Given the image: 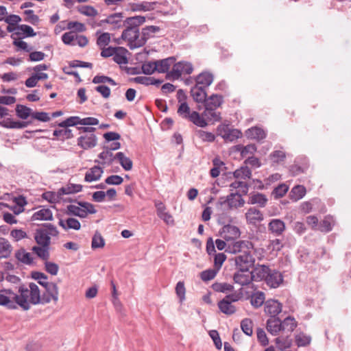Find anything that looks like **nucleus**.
Wrapping results in <instances>:
<instances>
[{
    "mask_svg": "<svg viewBox=\"0 0 351 351\" xmlns=\"http://www.w3.org/2000/svg\"><path fill=\"white\" fill-rule=\"evenodd\" d=\"M45 291L40 295V289L37 285L30 282L28 287L22 285L19 287L18 296L19 308L23 311H28L32 305L38 304H45L53 301L56 303L58 300V287L56 283L49 282H40Z\"/></svg>",
    "mask_w": 351,
    "mask_h": 351,
    "instance_id": "obj_1",
    "label": "nucleus"
},
{
    "mask_svg": "<svg viewBox=\"0 0 351 351\" xmlns=\"http://www.w3.org/2000/svg\"><path fill=\"white\" fill-rule=\"evenodd\" d=\"M145 21L144 16H137L127 18L126 28L121 34V38L128 42V47L131 49L141 47L145 45V40L141 38L138 26Z\"/></svg>",
    "mask_w": 351,
    "mask_h": 351,
    "instance_id": "obj_2",
    "label": "nucleus"
},
{
    "mask_svg": "<svg viewBox=\"0 0 351 351\" xmlns=\"http://www.w3.org/2000/svg\"><path fill=\"white\" fill-rule=\"evenodd\" d=\"M245 200L239 192L231 193L226 197H220L216 204V207L219 210H224L227 206L229 210L238 208L243 206Z\"/></svg>",
    "mask_w": 351,
    "mask_h": 351,
    "instance_id": "obj_3",
    "label": "nucleus"
},
{
    "mask_svg": "<svg viewBox=\"0 0 351 351\" xmlns=\"http://www.w3.org/2000/svg\"><path fill=\"white\" fill-rule=\"evenodd\" d=\"M258 276L259 278H265L267 285L271 288L278 287L283 281V276L280 271L270 269L265 265H262L258 269Z\"/></svg>",
    "mask_w": 351,
    "mask_h": 351,
    "instance_id": "obj_4",
    "label": "nucleus"
},
{
    "mask_svg": "<svg viewBox=\"0 0 351 351\" xmlns=\"http://www.w3.org/2000/svg\"><path fill=\"white\" fill-rule=\"evenodd\" d=\"M78 129L83 134L77 138V145L84 149L95 147L97 143V138L94 132L96 129L93 127H80Z\"/></svg>",
    "mask_w": 351,
    "mask_h": 351,
    "instance_id": "obj_5",
    "label": "nucleus"
},
{
    "mask_svg": "<svg viewBox=\"0 0 351 351\" xmlns=\"http://www.w3.org/2000/svg\"><path fill=\"white\" fill-rule=\"evenodd\" d=\"M77 205L70 204L66 206V213L80 218H85L88 214H95L97 210L93 204L87 202H77Z\"/></svg>",
    "mask_w": 351,
    "mask_h": 351,
    "instance_id": "obj_6",
    "label": "nucleus"
},
{
    "mask_svg": "<svg viewBox=\"0 0 351 351\" xmlns=\"http://www.w3.org/2000/svg\"><path fill=\"white\" fill-rule=\"evenodd\" d=\"M18 296L10 289L0 290V306H5L8 309L19 308Z\"/></svg>",
    "mask_w": 351,
    "mask_h": 351,
    "instance_id": "obj_7",
    "label": "nucleus"
},
{
    "mask_svg": "<svg viewBox=\"0 0 351 351\" xmlns=\"http://www.w3.org/2000/svg\"><path fill=\"white\" fill-rule=\"evenodd\" d=\"M234 261L238 269L246 271L250 270V268L253 267L255 263V258L252 255L251 250H250L236 256Z\"/></svg>",
    "mask_w": 351,
    "mask_h": 351,
    "instance_id": "obj_8",
    "label": "nucleus"
},
{
    "mask_svg": "<svg viewBox=\"0 0 351 351\" xmlns=\"http://www.w3.org/2000/svg\"><path fill=\"white\" fill-rule=\"evenodd\" d=\"M254 245L249 241H237L231 243H228L226 252L230 254H243L245 252L252 250Z\"/></svg>",
    "mask_w": 351,
    "mask_h": 351,
    "instance_id": "obj_9",
    "label": "nucleus"
},
{
    "mask_svg": "<svg viewBox=\"0 0 351 351\" xmlns=\"http://www.w3.org/2000/svg\"><path fill=\"white\" fill-rule=\"evenodd\" d=\"M193 71V65L189 62H179L173 64L170 75L173 78H179L182 74H191Z\"/></svg>",
    "mask_w": 351,
    "mask_h": 351,
    "instance_id": "obj_10",
    "label": "nucleus"
},
{
    "mask_svg": "<svg viewBox=\"0 0 351 351\" xmlns=\"http://www.w3.org/2000/svg\"><path fill=\"white\" fill-rule=\"evenodd\" d=\"M217 134L226 141L232 142L240 138L241 132L237 129H230L228 125H219L217 128Z\"/></svg>",
    "mask_w": 351,
    "mask_h": 351,
    "instance_id": "obj_11",
    "label": "nucleus"
},
{
    "mask_svg": "<svg viewBox=\"0 0 351 351\" xmlns=\"http://www.w3.org/2000/svg\"><path fill=\"white\" fill-rule=\"evenodd\" d=\"M254 278L252 273L250 270H240L234 274L233 279L235 283L241 286L248 285Z\"/></svg>",
    "mask_w": 351,
    "mask_h": 351,
    "instance_id": "obj_12",
    "label": "nucleus"
},
{
    "mask_svg": "<svg viewBox=\"0 0 351 351\" xmlns=\"http://www.w3.org/2000/svg\"><path fill=\"white\" fill-rule=\"evenodd\" d=\"M221 236L226 241H230L240 237L241 232L239 228L233 225H226L222 228Z\"/></svg>",
    "mask_w": 351,
    "mask_h": 351,
    "instance_id": "obj_13",
    "label": "nucleus"
},
{
    "mask_svg": "<svg viewBox=\"0 0 351 351\" xmlns=\"http://www.w3.org/2000/svg\"><path fill=\"white\" fill-rule=\"evenodd\" d=\"M247 223L252 225H257L263 220V214L255 207L250 208L245 213Z\"/></svg>",
    "mask_w": 351,
    "mask_h": 351,
    "instance_id": "obj_14",
    "label": "nucleus"
},
{
    "mask_svg": "<svg viewBox=\"0 0 351 351\" xmlns=\"http://www.w3.org/2000/svg\"><path fill=\"white\" fill-rule=\"evenodd\" d=\"M265 312L270 317H276L282 311V304L276 300H268L265 302Z\"/></svg>",
    "mask_w": 351,
    "mask_h": 351,
    "instance_id": "obj_15",
    "label": "nucleus"
},
{
    "mask_svg": "<svg viewBox=\"0 0 351 351\" xmlns=\"http://www.w3.org/2000/svg\"><path fill=\"white\" fill-rule=\"evenodd\" d=\"M123 15L122 13H114L109 15L105 20H103L102 22L112 25V29H117L126 26V22L125 21H123Z\"/></svg>",
    "mask_w": 351,
    "mask_h": 351,
    "instance_id": "obj_16",
    "label": "nucleus"
},
{
    "mask_svg": "<svg viewBox=\"0 0 351 351\" xmlns=\"http://www.w3.org/2000/svg\"><path fill=\"white\" fill-rule=\"evenodd\" d=\"M157 215L167 224H173V217L166 210V206L162 202L155 203Z\"/></svg>",
    "mask_w": 351,
    "mask_h": 351,
    "instance_id": "obj_17",
    "label": "nucleus"
},
{
    "mask_svg": "<svg viewBox=\"0 0 351 351\" xmlns=\"http://www.w3.org/2000/svg\"><path fill=\"white\" fill-rule=\"evenodd\" d=\"M268 229L274 235L280 236L285 230V223L281 219H273L268 224Z\"/></svg>",
    "mask_w": 351,
    "mask_h": 351,
    "instance_id": "obj_18",
    "label": "nucleus"
},
{
    "mask_svg": "<svg viewBox=\"0 0 351 351\" xmlns=\"http://www.w3.org/2000/svg\"><path fill=\"white\" fill-rule=\"evenodd\" d=\"M213 75L208 71H204L199 73L195 78V82L197 86L204 88H208L213 82Z\"/></svg>",
    "mask_w": 351,
    "mask_h": 351,
    "instance_id": "obj_19",
    "label": "nucleus"
},
{
    "mask_svg": "<svg viewBox=\"0 0 351 351\" xmlns=\"http://www.w3.org/2000/svg\"><path fill=\"white\" fill-rule=\"evenodd\" d=\"M266 328L272 335H277L282 330L281 320L278 317H270L267 321Z\"/></svg>",
    "mask_w": 351,
    "mask_h": 351,
    "instance_id": "obj_20",
    "label": "nucleus"
},
{
    "mask_svg": "<svg viewBox=\"0 0 351 351\" xmlns=\"http://www.w3.org/2000/svg\"><path fill=\"white\" fill-rule=\"evenodd\" d=\"M103 173L104 170L101 167L94 166L86 171L84 181L87 182L97 181L101 178Z\"/></svg>",
    "mask_w": 351,
    "mask_h": 351,
    "instance_id": "obj_21",
    "label": "nucleus"
},
{
    "mask_svg": "<svg viewBox=\"0 0 351 351\" xmlns=\"http://www.w3.org/2000/svg\"><path fill=\"white\" fill-rule=\"evenodd\" d=\"M191 95L193 99L197 103H205L206 100V88L195 84L191 89Z\"/></svg>",
    "mask_w": 351,
    "mask_h": 351,
    "instance_id": "obj_22",
    "label": "nucleus"
},
{
    "mask_svg": "<svg viewBox=\"0 0 351 351\" xmlns=\"http://www.w3.org/2000/svg\"><path fill=\"white\" fill-rule=\"evenodd\" d=\"M58 224L61 226L64 230H67L69 229H73L75 230H78L81 228V224L80 221L73 217H67L66 219H60L58 221Z\"/></svg>",
    "mask_w": 351,
    "mask_h": 351,
    "instance_id": "obj_23",
    "label": "nucleus"
},
{
    "mask_svg": "<svg viewBox=\"0 0 351 351\" xmlns=\"http://www.w3.org/2000/svg\"><path fill=\"white\" fill-rule=\"evenodd\" d=\"M176 58L169 57L160 60H156V71L160 73H167L170 67L175 64Z\"/></svg>",
    "mask_w": 351,
    "mask_h": 351,
    "instance_id": "obj_24",
    "label": "nucleus"
},
{
    "mask_svg": "<svg viewBox=\"0 0 351 351\" xmlns=\"http://www.w3.org/2000/svg\"><path fill=\"white\" fill-rule=\"evenodd\" d=\"M36 243L43 246L49 247L51 243V238L48 236L47 232L43 228L38 229L34 235Z\"/></svg>",
    "mask_w": 351,
    "mask_h": 351,
    "instance_id": "obj_25",
    "label": "nucleus"
},
{
    "mask_svg": "<svg viewBox=\"0 0 351 351\" xmlns=\"http://www.w3.org/2000/svg\"><path fill=\"white\" fill-rule=\"evenodd\" d=\"M53 214L49 208H42L39 210L35 212L32 216V221L36 220H51Z\"/></svg>",
    "mask_w": 351,
    "mask_h": 351,
    "instance_id": "obj_26",
    "label": "nucleus"
},
{
    "mask_svg": "<svg viewBox=\"0 0 351 351\" xmlns=\"http://www.w3.org/2000/svg\"><path fill=\"white\" fill-rule=\"evenodd\" d=\"M248 138L261 141L266 137V132L261 128L258 127H252L246 132Z\"/></svg>",
    "mask_w": 351,
    "mask_h": 351,
    "instance_id": "obj_27",
    "label": "nucleus"
},
{
    "mask_svg": "<svg viewBox=\"0 0 351 351\" xmlns=\"http://www.w3.org/2000/svg\"><path fill=\"white\" fill-rule=\"evenodd\" d=\"M267 202V198L264 194L256 193L251 195L248 199V204H257L260 207H265Z\"/></svg>",
    "mask_w": 351,
    "mask_h": 351,
    "instance_id": "obj_28",
    "label": "nucleus"
},
{
    "mask_svg": "<svg viewBox=\"0 0 351 351\" xmlns=\"http://www.w3.org/2000/svg\"><path fill=\"white\" fill-rule=\"evenodd\" d=\"M16 258L26 265H30L33 263V258L29 252H27L23 248L17 250L15 253Z\"/></svg>",
    "mask_w": 351,
    "mask_h": 351,
    "instance_id": "obj_29",
    "label": "nucleus"
},
{
    "mask_svg": "<svg viewBox=\"0 0 351 351\" xmlns=\"http://www.w3.org/2000/svg\"><path fill=\"white\" fill-rule=\"evenodd\" d=\"M12 252V246L9 241L3 237H0V258H6L10 256Z\"/></svg>",
    "mask_w": 351,
    "mask_h": 351,
    "instance_id": "obj_30",
    "label": "nucleus"
},
{
    "mask_svg": "<svg viewBox=\"0 0 351 351\" xmlns=\"http://www.w3.org/2000/svg\"><path fill=\"white\" fill-rule=\"evenodd\" d=\"M223 103V97L219 95L213 94L206 99L205 107L211 108H217Z\"/></svg>",
    "mask_w": 351,
    "mask_h": 351,
    "instance_id": "obj_31",
    "label": "nucleus"
},
{
    "mask_svg": "<svg viewBox=\"0 0 351 351\" xmlns=\"http://www.w3.org/2000/svg\"><path fill=\"white\" fill-rule=\"evenodd\" d=\"M235 150L240 152L243 158L247 157L250 154H253L256 151V147L254 144H249L246 146L237 145L235 146Z\"/></svg>",
    "mask_w": 351,
    "mask_h": 351,
    "instance_id": "obj_32",
    "label": "nucleus"
},
{
    "mask_svg": "<svg viewBox=\"0 0 351 351\" xmlns=\"http://www.w3.org/2000/svg\"><path fill=\"white\" fill-rule=\"evenodd\" d=\"M82 188L83 186L81 184L68 183L66 185L61 187L60 189V193H62V195H63L77 193L82 191Z\"/></svg>",
    "mask_w": 351,
    "mask_h": 351,
    "instance_id": "obj_33",
    "label": "nucleus"
},
{
    "mask_svg": "<svg viewBox=\"0 0 351 351\" xmlns=\"http://www.w3.org/2000/svg\"><path fill=\"white\" fill-rule=\"evenodd\" d=\"M116 159H117L121 165V166L125 171H130L132 169V160L126 157L123 152H118L115 155Z\"/></svg>",
    "mask_w": 351,
    "mask_h": 351,
    "instance_id": "obj_34",
    "label": "nucleus"
},
{
    "mask_svg": "<svg viewBox=\"0 0 351 351\" xmlns=\"http://www.w3.org/2000/svg\"><path fill=\"white\" fill-rule=\"evenodd\" d=\"M159 31L160 27L158 26H146L145 27L142 29L141 38L145 40V43L149 38L154 37L155 34L158 33Z\"/></svg>",
    "mask_w": 351,
    "mask_h": 351,
    "instance_id": "obj_35",
    "label": "nucleus"
},
{
    "mask_svg": "<svg viewBox=\"0 0 351 351\" xmlns=\"http://www.w3.org/2000/svg\"><path fill=\"white\" fill-rule=\"evenodd\" d=\"M306 194V189L302 185H297L292 188L289 196L291 200L298 201L302 199Z\"/></svg>",
    "mask_w": 351,
    "mask_h": 351,
    "instance_id": "obj_36",
    "label": "nucleus"
},
{
    "mask_svg": "<svg viewBox=\"0 0 351 351\" xmlns=\"http://www.w3.org/2000/svg\"><path fill=\"white\" fill-rule=\"evenodd\" d=\"M62 193H60V189H59L57 192L53 191H46L43 193L42 197L47 200V202L55 204L59 202L62 199Z\"/></svg>",
    "mask_w": 351,
    "mask_h": 351,
    "instance_id": "obj_37",
    "label": "nucleus"
},
{
    "mask_svg": "<svg viewBox=\"0 0 351 351\" xmlns=\"http://www.w3.org/2000/svg\"><path fill=\"white\" fill-rule=\"evenodd\" d=\"M128 52L127 49L118 47L117 51L114 54L113 60L117 63L118 64H123L128 63V58L126 56V53Z\"/></svg>",
    "mask_w": 351,
    "mask_h": 351,
    "instance_id": "obj_38",
    "label": "nucleus"
},
{
    "mask_svg": "<svg viewBox=\"0 0 351 351\" xmlns=\"http://www.w3.org/2000/svg\"><path fill=\"white\" fill-rule=\"evenodd\" d=\"M218 307L226 315H232L236 311V308L234 305L223 299L218 302Z\"/></svg>",
    "mask_w": 351,
    "mask_h": 351,
    "instance_id": "obj_39",
    "label": "nucleus"
},
{
    "mask_svg": "<svg viewBox=\"0 0 351 351\" xmlns=\"http://www.w3.org/2000/svg\"><path fill=\"white\" fill-rule=\"evenodd\" d=\"M216 109L205 107L203 115L210 121H219L221 119V114L216 111Z\"/></svg>",
    "mask_w": 351,
    "mask_h": 351,
    "instance_id": "obj_40",
    "label": "nucleus"
},
{
    "mask_svg": "<svg viewBox=\"0 0 351 351\" xmlns=\"http://www.w3.org/2000/svg\"><path fill=\"white\" fill-rule=\"evenodd\" d=\"M282 330L291 332L297 326V322L292 317H286L282 322L281 321Z\"/></svg>",
    "mask_w": 351,
    "mask_h": 351,
    "instance_id": "obj_41",
    "label": "nucleus"
},
{
    "mask_svg": "<svg viewBox=\"0 0 351 351\" xmlns=\"http://www.w3.org/2000/svg\"><path fill=\"white\" fill-rule=\"evenodd\" d=\"M188 119L198 127L204 128L207 125V123L204 117L196 111H193Z\"/></svg>",
    "mask_w": 351,
    "mask_h": 351,
    "instance_id": "obj_42",
    "label": "nucleus"
},
{
    "mask_svg": "<svg viewBox=\"0 0 351 351\" xmlns=\"http://www.w3.org/2000/svg\"><path fill=\"white\" fill-rule=\"evenodd\" d=\"M16 35H24L25 37H32L36 36L33 28L27 25H16Z\"/></svg>",
    "mask_w": 351,
    "mask_h": 351,
    "instance_id": "obj_43",
    "label": "nucleus"
},
{
    "mask_svg": "<svg viewBox=\"0 0 351 351\" xmlns=\"http://www.w3.org/2000/svg\"><path fill=\"white\" fill-rule=\"evenodd\" d=\"M265 294L262 291H257L253 293L251 296V304L255 307L258 308L263 305L265 302Z\"/></svg>",
    "mask_w": 351,
    "mask_h": 351,
    "instance_id": "obj_44",
    "label": "nucleus"
},
{
    "mask_svg": "<svg viewBox=\"0 0 351 351\" xmlns=\"http://www.w3.org/2000/svg\"><path fill=\"white\" fill-rule=\"evenodd\" d=\"M275 341L277 348L280 350H285L292 344V339L289 337H278Z\"/></svg>",
    "mask_w": 351,
    "mask_h": 351,
    "instance_id": "obj_45",
    "label": "nucleus"
},
{
    "mask_svg": "<svg viewBox=\"0 0 351 351\" xmlns=\"http://www.w3.org/2000/svg\"><path fill=\"white\" fill-rule=\"evenodd\" d=\"M212 288L215 291L221 293H228L234 290V286L226 282H215Z\"/></svg>",
    "mask_w": 351,
    "mask_h": 351,
    "instance_id": "obj_46",
    "label": "nucleus"
},
{
    "mask_svg": "<svg viewBox=\"0 0 351 351\" xmlns=\"http://www.w3.org/2000/svg\"><path fill=\"white\" fill-rule=\"evenodd\" d=\"M334 219L331 216H326L324 217L323 221L320 223L319 230L322 232H328L332 229L334 225Z\"/></svg>",
    "mask_w": 351,
    "mask_h": 351,
    "instance_id": "obj_47",
    "label": "nucleus"
},
{
    "mask_svg": "<svg viewBox=\"0 0 351 351\" xmlns=\"http://www.w3.org/2000/svg\"><path fill=\"white\" fill-rule=\"evenodd\" d=\"M32 251L42 260L47 261L49 257V247L34 246Z\"/></svg>",
    "mask_w": 351,
    "mask_h": 351,
    "instance_id": "obj_48",
    "label": "nucleus"
},
{
    "mask_svg": "<svg viewBox=\"0 0 351 351\" xmlns=\"http://www.w3.org/2000/svg\"><path fill=\"white\" fill-rule=\"evenodd\" d=\"M53 135L62 141L71 138L73 136L71 130L67 128L54 130Z\"/></svg>",
    "mask_w": 351,
    "mask_h": 351,
    "instance_id": "obj_49",
    "label": "nucleus"
},
{
    "mask_svg": "<svg viewBox=\"0 0 351 351\" xmlns=\"http://www.w3.org/2000/svg\"><path fill=\"white\" fill-rule=\"evenodd\" d=\"M156 65V60L144 62L141 66L143 73L147 75L153 74L157 70Z\"/></svg>",
    "mask_w": 351,
    "mask_h": 351,
    "instance_id": "obj_50",
    "label": "nucleus"
},
{
    "mask_svg": "<svg viewBox=\"0 0 351 351\" xmlns=\"http://www.w3.org/2000/svg\"><path fill=\"white\" fill-rule=\"evenodd\" d=\"M31 108L23 105L18 104L16 106V115L22 119H26L29 115H31Z\"/></svg>",
    "mask_w": 351,
    "mask_h": 351,
    "instance_id": "obj_51",
    "label": "nucleus"
},
{
    "mask_svg": "<svg viewBox=\"0 0 351 351\" xmlns=\"http://www.w3.org/2000/svg\"><path fill=\"white\" fill-rule=\"evenodd\" d=\"M78 124L81 125V118L77 116H73L60 122L58 125L62 128H67L70 126H75Z\"/></svg>",
    "mask_w": 351,
    "mask_h": 351,
    "instance_id": "obj_52",
    "label": "nucleus"
},
{
    "mask_svg": "<svg viewBox=\"0 0 351 351\" xmlns=\"http://www.w3.org/2000/svg\"><path fill=\"white\" fill-rule=\"evenodd\" d=\"M196 136L204 142H213L215 136L213 133L198 130L195 132Z\"/></svg>",
    "mask_w": 351,
    "mask_h": 351,
    "instance_id": "obj_53",
    "label": "nucleus"
},
{
    "mask_svg": "<svg viewBox=\"0 0 351 351\" xmlns=\"http://www.w3.org/2000/svg\"><path fill=\"white\" fill-rule=\"evenodd\" d=\"M253 322L250 319L245 318L241 322V328L242 331L247 336H251L253 332Z\"/></svg>",
    "mask_w": 351,
    "mask_h": 351,
    "instance_id": "obj_54",
    "label": "nucleus"
},
{
    "mask_svg": "<svg viewBox=\"0 0 351 351\" xmlns=\"http://www.w3.org/2000/svg\"><path fill=\"white\" fill-rule=\"evenodd\" d=\"M99 158L104 160V163H107L108 165L111 164L114 160L116 159L115 156H113L112 152L106 147H104V150L99 154Z\"/></svg>",
    "mask_w": 351,
    "mask_h": 351,
    "instance_id": "obj_55",
    "label": "nucleus"
},
{
    "mask_svg": "<svg viewBox=\"0 0 351 351\" xmlns=\"http://www.w3.org/2000/svg\"><path fill=\"white\" fill-rule=\"evenodd\" d=\"M230 186L233 189H239V193H243V195H246L248 192V185L246 182L236 180L232 182Z\"/></svg>",
    "mask_w": 351,
    "mask_h": 351,
    "instance_id": "obj_56",
    "label": "nucleus"
},
{
    "mask_svg": "<svg viewBox=\"0 0 351 351\" xmlns=\"http://www.w3.org/2000/svg\"><path fill=\"white\" fill-rule=\"evenodd\" d=\"M289 187L285 184H279L277 187H276L273 192L272 195L275 199H279L283 197L287 192L288 191Z\"/></svg>",
    "mask_w": 351,
    "mask_h": 351,
    "instance_id": "obj_57",
    "label": "nucleus"
},
{
    "mask_svg": "<svg viewBox=\"0 0 351 351\" xmlns=\"http://www.w3.org/2000/svg\"><path fill=\"white\" fill-rule=\"evenodd\" d=\"M105 245V241L102 236L98 232H96L93 237L91 247L93 249L103 247Z\"/></svg>",
    "mask_w": 351,
    "mask_h": 351,
    "instance_id": "obj_58",
    "label": "nucleus"
},
{
    "mask_svg": "<svg viewBox=\"0 0 351 351\" xmlns=\"http://www.w3.org/2000/svg\"><path fill=\"white\" fill-rule=\"evenodd\" d=\"M251 175L252 171L247 167H242L234 172V176L236 178L246 179L249 178Z\"/></svg>",
    "mask_w": 351,
    "mask_h": 351,
    "instance_id": "obj_59",
    "label": "nucleus"
},
{
    "mask_svg": "<svg viewBox=\"0 0 351 351\" xmlns=\"http://www.w3.org/2000/svg\"><path fill=\"white\" fill-rule=\"evenodd\" d=\"M218 271L219 270H217L215 267L214 269L204 270L201 272L200 278L204 282L210 280L216 276Z\"/></svg>",
    "mask_w": 351,
    "mask_h": 351,
    "instance_id": "obj_60",
    "label": "nucleus"
},
{
    "mask_svg": "<svg viewBox=\"0 0 351 351\" xmlns=\"http://www.w3.org/2000/svg\"><path fill=\"white\" fill-rule=\"evenodd\" d=\"M154 3L142 2L136 3L133 5L132 10L134 11H149L154 9Z\"/></svg>",
    "mask_w": 351,
    "mask_h": 351,
    "instance_id": "obj_61",
    "label": "nucleus"
},
{
    "mask_svg": "<svg viewBox=\"0 0 351 351\" xmlns=\"http://www.w3.org/2000/svg\"><path fill=\"white\" fill-rule=\"evenodd\" d=\"M191 112L189 105L186 102L180 104L178 109V113L180 116L188 119Z\"/></svg>",
    "mask_w": 351,
    "mask_h": 351,
    "instance_id": "obj_62",
    "label": "nucleus"
},
{
    "mask_svg": "<svg viewBox=\"0 0 351 351\" xmlns=\"http://www.w3.org/2000/svg\"><path fill=\"white\" fill-rule=\"evenodd\" d=\"M311 337L304 333H300L295 337V342L298 346H306L311 342Z\"/></svg>",
    "mask_w": 351,
    "mask_h": 351,
    "instance_id": "obj_63",
    "label": "nucleus"
},
{
    "mask_svg": "<svg viewBox=\"0 0 351 351\" xmlns=\"http://www.w3.org/2000/svg\"><path fill=\"white\" fill-rule=\"evenodd\" d=\"M110 41V35L109 33H102L97 40V44L100 48L107 46Z\"/></svg>",
    "mask_w": 351,
    "mask_h": 351,
    "instance_id": "obj_64",
    "label": "nucleus"
}]
</instances>
